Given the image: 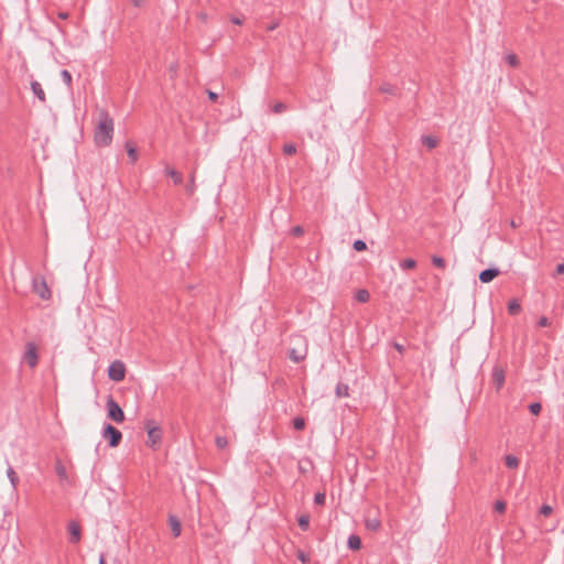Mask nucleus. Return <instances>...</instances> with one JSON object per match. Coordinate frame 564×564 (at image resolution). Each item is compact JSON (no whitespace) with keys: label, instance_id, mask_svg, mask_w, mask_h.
Returning a JSON list of instances; mask_svg holds the SVG:
<instances>
[{"label":"nucleus","instance_id":"nucleus-1","mask_svg":"<svg viewBox=\"0 0 564 564\" xmlns=\"http://www.w3.org/2000/svg\"><path fill=\"white\" fill-rule=\"evenodd\" d=\"M115 123L109 112L101 108L98 110V122L94 132V141L97 147H109L113 138Z\"/></svg>","mask_w":564,"mask_h":564},{"label":"nucleus","instance_id":"nucleus-2","mask_svg":"<svg viewBox=\"0 0 564 564\" xmlns=\"http://www.w3.org/2000/svg\"><path fill=\"white\" fill-rule=\"evenodd\" d=\"M291 347L288 350V357L295 364L303 361L308 351V343L305 336L294 334L290 337Z\"/></svg>","mask_w":564,"mask_h":564},{"label":"nucleus","instance_id":"nucleus-3","mask_svg":"<svg viewBox=\"0 0 564 564\" xmlns=\"http://www.w3.org/2000/svg\"><path fill=\"white\" fill-rule=\"evenodd\" d=\"M144 429L147 430L148 433L147 445L152 449L159 448V446L162 443V429L152 419L144 421Z\"/></svg>","mask_w":564,"mask_h":564},{"label":"nucleus","instance_id":"nucleus-4","mask_svg":"<svg viewBox=\"0 0 564 564\" xmlns=\"http://www.w3.org/2000/svg\"><path fill=\"white\" fill-rule=\"evenodd\" d=\"M107 416L116 423H122L124 421V412L118 402L115 401L112 395H109L106 402Z\"/></svg>","mask_w":564,"mask_h":564},{"label":"nucleus","instance_id":"nucleus-5","mask_svg":"<svg viewBox=\"0 0 564 564\" xmlns=\"http://www.w3.org/2000/svg\"><path fill=\"white\" fill-rule=\"evenodd\" d=\"M102 437L108 441L110 447H117L121 443L122 434L117 427L107 423L102 431Z\"/></svg>","mask_w":564,"mask_h":564},{"label":"nucleus","instance_id":"nucleus-6","mask_svg":"<svg viewBox=\"0 0 564 564\" xmlns=\"http://www.w3.org/2000/svg\"><path fill=\"white\" fill-rule=\"evenodd\" d=\"M108 377L115 382H120L126 377V366L121 360H115L108 368Z\"/></svg>","mask_w":564,"mask_h":564},{"label":"nucleus","instance_id":"nucleus-7","mask_svg":"<svg viewBox=\"0 0 564 564\" xmlns=\"http://www.w3.org/2000/svg\"><path fill=\"white\" fill-rule=\"evenodd\" d=\"M33 292L36 293L42 300L51 299V290L43 276L33 279Z\"/></svg>","mask_w":564,"mask_h":564},{"label":"nucleus","instance_id":"nucleus-8","mask_svg":"<svg viewBox=\"0 0 564 564\" xmlns=\"http://www.w3.org/2000/svg\"><path fill=\"white\" fill-rule=\"evenodd\" d=\"M365 527L367 530L372 532H377L381 528V520L378 517V510H367L365 516Z\"/></svg>","mask_w":564,"mask_h":564},{"label":"nucleus","instance_id":"nucleus-9","mask_svg":"<svg viewBox=\"0 0 564 564\" xmlns=\"http://www.w3.org/2000/svg\"><path fill=\"white\" fill-rule=\"evenodd\" d=\"M23 360L28 364L30 368H35L39 362L37 356V347L34 343L29 341L25 346V352L23 355Z\"/></svg>","mask_w":564,"mask_h":564},{"label":"nucleus","instance_id":"nucleus-10","mask_svg":"<svg viewBox=\"0 0 564 564\" xmlns=\"http://www.w3.org/2000/svg\"><path fill=\"white\" fill-rule=\"evenodd\" d=\"M67 530L69 533V542L72 544H77L82 539V528L77 521H70L67 525Z\"/></svg>","mask_w":564,"mask_h":564},{"label":"nucleus","instance_id":"nucleus-11","mask_svg":"<svg viewBox=\"0 0 564 564\" xmlns=\"http://www.w3.org/2000/svg\"><path fill=\"white\" fill-rule=\"evenodd\" d=\"M500 274V270L497 268H488L479 273V280L482 283H489Z\"/></svg>","mask_w":564,"mask_h":564},{"label":"nucleus","instance_id":"nucleus-12","mask_svg":"<svg viewBox=\"0 0 564 564\" xmlns=\"http://www.w3.org/2000/svg\"><path fill=\"white\" fill-rule=\"evenodd\" d=\"M505 371L500 367H495L492 370V382L496 386L497 390H499L505 383Z\"/></svg>","mask_w":564,"mask_h":564},{"label":"nucleus","instance_id":"nucleus-13","mask_svg":"<svg viewBox=\"0 0 564 564\" xmlns=\"http://www.w3.org/2000/svg\"><path fill=\"white\" fill-rule=\"evenodd\" d=\"M169 525L171 528L173 536L174 538L180 536V534L182 532V524H181L180 519L176 516H174V514L169 516Z\"/></svg>","mask_w":564,"mask_h":564},{"label":"nucleus","instance_id":"nucleus-14","mask_svg":"<svg viewBox=\"0 0 564 564\" xmlns=\"http://www.w3.org/2000/svg\"><path fill=\"white\" fill-rule=\"evenodd\" d=\"M126 150H127V154H128V158L130 159L131 163H135L138 161V150H137V147L134 145V143L132 141H127L126 142Z\"/></svg>","mask_w":564,"mask_h":564},{"label":"nucleus","instance_id":"nucleus-15","mask_svg":"<svg viewBox=\"0 0 564 564\" xmlns=\"http://www.w3.org/2000/svg\"><path fill=\"white\" fill-rule=\"evenodd\" d=\"M31 89L33 91V94L42 101V102H45L46 100V97H45V93L41 86V84L36 80H33L31 83Z\"/></svg>","mask_w":564,"mask_h":564},{"label":"nucleus","instance_id":"nucleus-16","mask_svg":"<svg viewBox=\"0 0 564 564\" xmlns=\"http://www.w3.org/2000/svg\"><path fill=\"white\" fill-rule=\"evenodd\" d=\"M165 173L167 176L173 178V183L175 185H181L183 183V175L178 171L172 167H166Z\"/></svg>","mask_w":564,"mask_h":564},{"label":"nucleus","instance_id":"nucleus-17","mask_svg":"<svg viewBox=\"0 0 564 564\" xmlns=\"http://www.w3.org/2000/svg\"><path fill=\"white\" fill-rule=\"evenodd\" d=\"M421 141L429 150H432L438 145V139L434 135H422Z\"/></svg>","mask_w":564,"mask_h":564},{"label":"nucleus","instance_id":"nucleus-18","mask_svg":"<svg viewBox=\"0 0 564 564\" xmlns=\"http://www.w3.org/2000/svg\"><path fill=\"white\" fill-rule=\"evenodd\" d=\"M347 544L350 550L358 551L361 547V539L356 534H351L348 538Z\"/></svg>","mask_w":564,"mask_h":564},{"label":"nucleus","instance_id":"nucleus-19","mask_svg":"<svg viewBox=\"0 0 564 564\" xmlns=\"http://www.w3.org/2000/svg\"><path fill=\"white\" fill-rule=\"evenodd\" d=\"M335 394L337 398L349 397V387L346 383L339 382L335 388Z\"/></svg>","mask_w":564,"mask_h":564},{"label":"nucleus","instance_id":"nucleus-20","mask_svg":"<svg viewBox=\"0 0 564 564\" xmlns=\"http://www.w3.org/2000/svg\"><path fill=\"white\" fill-rule=\"evenodd\" d=\"M355 299L359 303H367L370 300V293L366 289H360L356 292Z\"/></svg>","mask_w":564,"mask_h":564},{"label":"nucleus","instance_id":"nucleus-21","mask_svg":"<svg viewBox=\"0 0 564 564\" xmlns=\"http://www.w3.org/2000/svg\"><path fill=\"white\" fill-rule=\"evenodd\" d=\"M299 527L302 531H307L310 528V514L303 513L297 518Z\"/></svg>","mask_w":564,"mask_h":564},{"label":"nucleus","instance_id":"nucleus-22","mask_svg":"<svg viewBox=\"0 0 564 564\" xmlns=\"http://www.w3.org/2000/svg\"><path fill=\"white\" fill-rule=\"evenodd\" d=\"M508 312L510 315H518L521 312V305L518 300H512L509 302Z\"/></svg>","mask_w":564,"mask_h":564},{"label":"nucleus","instance_id":"nucleus-23","mask_svg":"<svg viewBox=\"0 0 564 564\" xmlns=\"http://www.w3.org/2000/svg\"><path fill=\"white\" fill-rule=\"evenodd\" d=\"M507 64L513 68H517L520 65V61L514 53H509L505 56Z\"/></svg>","mask_w":564,"mask_h":564},{"label":"nucleus","instance_id":"nucleus-24","mask_svg":"<svg viewBox=\"0 0 564 564\" xmlns=\"http://www.w3.org/2000/svg\"><path fill=\"white\" fill-rule=\"evenodd\" d=\"M196 189V184H195V171H193L189 175V182L188 184L186 185L185 187V191L186 193L192 196L194 194Z\"/></svg>","mask_w":564,"mask_h":564},{"label":"nucleus","instance_id":"nucleus-25","mask_svg":"<svg viewBox=\"0 0 564 564\" xmlns=\"http://www.w3.org/2000/svg\"><path fill=\"white\" fill-rule=\"evenodd\" d=\"M505 460H506V466L510 469H516L520 464V460L518 459V457H516L513 455H507Z\"/></svg>","mask_w":564,"mask_h":564},{"label":"nucleus","instance_id":"nucleus-26","mask_svg":"<svg viewBox=\"0 0 564 564\" xmlns=\"http://www.w3.org/2000/svg\"><path fill=\"white\" fill-rule=\"evenodd\" d=\"M417 265L416 261L412 258L404 259L400 262V267L403 270H412L415 269Z\"/></svg>","mask_w":564,"mask_h":564},{"label":"nucleus","instance_id":"nucleus-27","mask_svg":"<svg viewBox=\"0 0 564 564\" xmlns=\"http://www.w3.org/2000/svg\"><path fill=\"white\" fill-rule=\"evenodd\" d=\"M7 475H8L9 479H10V482H11L12 487L17 488L18 482H19V477H18L17 473L14 471V469L11 466H9V468L7 470Z\"/></svg>","mask_w":564,"mask_h":564},{"label":"nucleus","instance_id":"nucleus-28","mask_svg":"<svg viewBox=\"0 0 564 564\" xmlns=\"http://www.w3.org/2000/svg\"><path fill=\"white\" fill-rule=\"evenodd\" d=\"M379 90L382 94L397 95L395 86H393V85H391L389 83H384L383 85H381Z\"/></svg>","mask_w":564,"mask_h":564},{"label":"nucleus","instance_id":"nucleus-29","mask_svg":"<svg viewBox=\"0 0 564 564\" xmlns=\"http://www.w3.org/2000/svg\"><path fill=\"white\" fill-rule=\"evenodd\" d=\"M431 261H432L433 265H435L440 269H444L446 267V261L444 260V258H442L440 256H432Z\"/></svg>","mask_w":564,"mask_h":564},{"label":"nucleus","instance_id":"nucleus-30","mask_svg":"<svg viewBox=\"0 0 564 564\" xmlns=\"http://www.w3.org/2000/svg\"><path fill=\"white\" fill-rule=\"evenodd\" d=\"M215 443H216V446L219 448V449H224L227 447L228 445V440L226 436H216L215 438Z\"/></svg>","mask_w":564,"mask_h":564},{"label":"nucleus","instance_id":"nucleus-31","mask_svg":"<svg viewBox=\"0 0 564 564\" xmlns=\"http://www.w3.org/2000/svg\"><path fill=\"white\" fill-rule=\"evenodd\" d=\"M296 151V145L294 143H285L283 145V153L286 155H293Z\"/></svg>","mask_w":564,"mask_h":564},{"label":"nucleus","instance_id":"nucleus-32","mask_svg":"<svg viewBox=\"0 0 564 564\" xmlns=\"http://www.w3.org/2000/svg\"><path fill=\"white\" fill-rule=\"evenodd\" d=\"M293 426L295 430H304L305 427V420L302 417V416H296L294 420H293Z\"/></svg>","mask_w":564,"mask_h":564},{"label":"nucleus","instance_id":"nucleus-33","mask_svg":"<svg viewBox=\"0 0 564 564\" xmlns=\"http://www.w3.org/2000/svg\"><path fill=\"white\" fill-rule=\"evenodd\" d=\"M494 509L498 513H505V511L507 509V505L503 500H497L494 505Z\"/></svg>","mask_w":564,"mask_h":564},{"label":"nucleus","instance_id":"nucleus-34","mask_svg":"<svg viewBox=\"0 0 564 564\" xmlns=\"http://www.w3.org/2000/svg\"><path fill=\"white\" fill-rule=\"evenodd\" d=\"M542 410V405L540 402H533L529 405V411L533 414V415H539L540 412Z\"/></svg>","mask_w":564,"mask_h":564},{"label":"nucleus","instance_id":"nucleus-35","mask_svg":"<svg viewBox=\"0 0 564 564\" xmlns=\"http://www.w3.org/2000/svg\"><path fill=\"white\" fill-rule=\"evenodd\" d=\"M61 76H62V78H63L64 83H65L68 87H70V86H72V74H70L67 69H63V70L61 72Z\"/></svg>","mask_w":564,"mask_h":564},{"label":"nucleus","instance_id":"nucleus-36","mask_svg":"<svg viewBox=\"0 0 564 564\" xmlns=\"http://www.w3.org/2000/svg\"><path fill=\"white\" fill-rule=\"evenodd\" d=\"M352 248L356 251H365L367 249V245L364 240L358 239L354 241Z\"/></svg>","mask_w":564,"mask_h":564},{"label":"nucleus","instance_id":"nucleus-37","mask_svg":"<svg viewBox=\"0 0 564 564\" xmlns=\"http://www.w3.org/2000/svg\"><path fill=\"white\" fill-rule=\"evenodd\" d=\"M285 110H286V105L284 102H281V101L274 104L273 107H272V111L274 113H281V112L285 111Z\"/></svg>","mask_w":564,"mask_h":564},{"label":"nucleus","instance_id":"nucleus-38","mask_svg":"<svg viewBox=\"0 0 564 564\" xmlns=\"http://www.w3.org/2000/svg\"><path fill=\"white\" fill-rule=\"evenodd\" d=\"M540 514L549 517L553 512V508L550 505H542L540 508Z\"/></svg>","mask_w":564,"mask_h":564},{"label":"nucleus","instance_id":"nucleus-39","mask_svg":"<svg viewBox=\"0 0 564 564\" xmlns=\"http://www.w3.org/2000/svg\"><path fill=\"white\" fill-rule=\"evenodd\" d=\"M325 500H326V495L325 492H316L315 496H314V502L316 505H324L325 503Z\"/></svg>","mask_w":564,"mask_h":564},{"label":"nucleus","instance_id":"nucleus-40","mask_svg":"<svg viewBox=\"0 0 564 564\" xmlns=\"http://www.w3.org/2000/svg\"><path fill=\"white\" fill-rule=\"evenodd\" d=\"M297 558L303 563L306 564L310 562V556L302 550H299L296 553Z\"/></svg>","mask_w":564,"mask_h":564},{"label":"nucleus","instance_id":"nucleus-41","mask_svg":"<svg viewBox=\"0 0 564 564\" xmlns=\"http://www.w3.org/2000/svg\"><path fill=\"white\" fill-rule=\"evenodd\" d=\"M291 235L295 236V237H300V236L304 235V228L302 226L297 225L291 229Z\"/></svg>","mask_w":564,"mask_h":564},{"label":"nucleus","instance_id":"nucleus-42","mask_svg":"<svg viewBox=\"0 0 564 564\" xmlns=\"http://www.w3.org/2000/svg\"><path fill=\"white\" fill-rule=\"evenodd\" d=\"M56 473L61 478L66 476L65 467L59 462L56 465Z\"/></svg>","mask_w":564,"mask_h":564},{"label":"nucleus","instance_id":"nucleus-43","mask_svg":"<svg viewBox=\"0 0 564 564\" xmlns=\"http://www.w3.org/2000/svg\"><path fill=\"white\" fill-rule=\"evenodd\" d=\"M549 325H550V321L546 316H541L540 319L538 321L539 327H547Z\"/></svg>","mask_w":564,"mask_h":564},{"label":"nucleus","instance_id":"nucleus-44","mask_svg":"<svg viewBox=\"0 0 564 564\" xmlns=\"http://www.w3.org/2000/svg\"><path fill=\"white\" fill-rule=\"evenodd\" d=\"M392 346L395 348V350H397L399 354H401V355H403V354H404L405 348H404V346H403L402 344H400V343H398V341H393V343H392Z\"/></svg>","mask_w":564,"mask_h":564},{"label":"nucleus","instance_id":"nucleus-45","mask_svg":"<svg viewBox=\"0 0 564 564\" xmlns=\"http://www.w3.org/2000/svg\"><path fill=\"white\" fill-rule=\"evenodd\" d=\"M131 2L135 8H141L145 4L147 0H131Z\"/></svg>","mask_w":564,"mask_h":564},{"label":"nucleus","instance_id":"nucleus-46","mask_svg":"<svg viewBox=\"0 0 564 564\" xmlns=\"http://www.w3.org/2000/svg\"><path fill=\"white\" fill-rule=\"evenodd\" d=\"M279 25H280V22H279V21H276V22H272L271 24H269V25L265 28V30H267L268 32H271V31L275 30Z\"/></svg>","mask_w":564,"mask_h":564},{"label":"nucleus","instance_id":"nucleus-47","mask_svg":"<svg viewBox=\"0 0 564 564\" xmlns=\"http://www.w3.org/2000/svg\"><path fill=\"white\" fill-rule=\"evenodd\" d=\"M207 94H208V98H209L213 102L217 101V99H218V94H216V93H214V91H212V90H207Z\"/></svg>","mask_w":564,"mask_h":564},{"label":"nucleus","instance_id":"nucleus-48","mask_svg":"<svg viewBox=\"0 0 564 564\" xmlns=\"http://www.w3.org/2000/svg\"><path fill=\"white\" fill-rule=\"evenodd\" d=\"M564 273V263H558L556 265L555 274H563Z\"/></svg>","mask_w":564,"mask_h":564},{"label":"nucleus","instance_id":"nucleus-49","mask_svg":"<svg viewBox=\"0 0 564 564\" xmlns=\"http://www.w3.org/2000/svg\"><path fill=\"white\" fill-rule=\"evenodd\" d=\"M230 21L234 23V24H237V25H241L243 23V20L238 18V17H232L230 19Z\"/></svg>","mask_w":564,"mask_h":564},{"label":"nucleus","instance_id":"nucleus-50","mask_svg":"<svg viewBox=\"0 0 564 564\" xmlns=\"http://www.w3.org/2000/svg\"><path fill=\"white\" fill-rule=\"evenodd\" d=\"M57 17L62 20H66L69 17V14L67 12H59Z\"/></svg>","mask_w":564,"mask_h":564},{"label":"nucleus","instance_id":"nucleus-51","mask_svg":"<svg viewBox=\"0 0 564 564\" xmlns=\"http://www.w3.org/2000/svg\"><path fill=\"white\" fill-rule=\"evenodd\" d=\"M99 564H106V558L104 554H101L99 557Z\"/></svg>","mask_w":564,"mask_h":564},{"label":"nucleus","instance_id":"nucleus-52","mask_svg":"<svg viewBox=\"0 0 564 564\" xmlns=\"http://www.w3.org/2000/svg\"><path fill=\"white\" fill-rule=\"evenodd\" d=\"M199 19H202L204 22L207 20L206 13H199Z\"/></svg>","mask_w":564,"mask_h":564},{"label":"nucleus","instance_id":"nucleus-53","mask_svg":"<svg viewBox=\"0 0 564 564\" xmlns=\"http://www.w3.org/2000/svg\"><path fill=\"white\" fill-rule=\"evenodd\" d=\"M510 226H511L512 228H517L519 225H518L513 219H511V220H510Z\"/></svg>","mask_w":564,"mask_h":564},{"label":"nucleus","instance_id":"nucleus-54","mask_svg":"<svg viewBox=\"0 0 564 564\" xmlns=\"http://www.w3.org/2000/svg\"><path fill=\"white\" fill-rule=\"evenodd\" d=\"M532 1H533L534 3H538V2H540L541 0H532Z\"/></svg>","mask_w":564,"mask_h":564}]
</instances>
